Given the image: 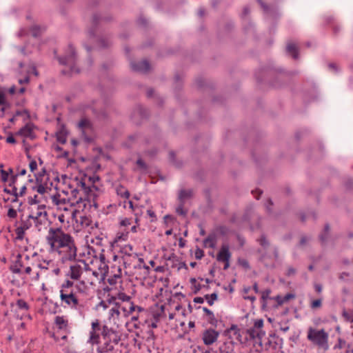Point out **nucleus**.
I'll list each match as a JSON object with an SVG mask.
<instances>
[{"instance_id":"nucleus-62","label":"nucleus","mask_w":353,"mask_h":353,"mask_svg":"<svg viewBox=\"0 0 353 353\" xmlns=\"http://www.w3.org/2000/svg\"><path fill=\"white\" fill-rule=\"evenodd\" d=\"M243 298L245 299L250 300L252 303L256 300V298L254 296H244Z\"/></svg>"},{"instance_id":"nucleus-34","label":"nucleus","mask_w":353,"mask_h":353,"mask_svg":"<svg viewBox=\"0 0 353 353\" xmlns=\"http://www.w3.org/2000/svg\"><path fill=\"white\" fill-rule=\"evenodd\" d=\"M15 307L23 312H26L29 307L28 303L22 299H19L17 301Z\"/></svg>"},{"instance_id":"nucleus-4","label":"nucleus","mask_w":353,"mask_h":353,"mask_svg":"<svg viewBox=\"0 0 353 353\" xmlns=\"http://www.w3.org/2000/svg\"><path fill=\"white\" fill-rule=\"evenodd\" d=\"M28 183H18L15 180L14 182V188H12V192L16 197L22 196L25 194L28 188L37 192L40 194H43L51 190L52 182L50 181L49 176L43 170V174L36 176V182L32 184V180H28Z\"/></svg>"},{"instance_id":"nucleus-36","label":"nucleus","mask_w":353,"mask_h":353,"mask_svg":"<svg viewBox=\"0 0 353 353\" xmlns=\"http://www.w3.org/2000/svg\"><path fill=\"white\" fill-rule=\"evenodd\" d=\"M0 105H3L1 110L3 112L7 106L4 91L0 88Z\"/></svg>"},{"instance_id":"nucleus-61","label":"nucleus","mask_w":353,"mask_h":353,"mask_svg":"<svg viewBox=\"0 0 353 353\" xmlns=\"http://www.w3.org/2000/svg\"><path fill=\"white\" fill-rule=\"evenodd\" d=\"M173 218L170 215H165L164 216V221L166 224H168V223L172 221Z\"/></svg>"},{"instance_id":"nucleus-5","label":"nucleus","mask_w":353,"mask_h":353,"mask_svg":"<svg viewBox=\"0 0 353 353\" xmlns=\"http://www.w3.org/2000/svg\"><path fill=\"white\" fill-rule=\"evenodd\" d=\"M136 310L140 312L141 308L134 304L128 303V305H121L120 302H116L110 309L108 319L103 326H107L108 328L113 330H119V327L124 323V318L132 314Z\"/></svg>"},{"instance_id":"nucleus-37","label":"nucleus","mask_w":353,"mask_h":353,"mask_svg":"<svg viewBox=\"0 0 353 353\" xmlns=\"http://www.w3.org/2000/svg\"><path fill=\"white\" fill-rule=\"evenodd\" d=\"M137 165L138 169L141 172H146L148 167H147V165L145 164V163L142 159H139L137 161Z\"/></svg>"},{"instance_id":"nucleus-53","label":"nucleus","mask_w":353,"mask_h":353,"mask_svg":"<svg viewBox=\"0 0 353 353\" xmlns=\"http://www.w3.org/2000/svg\"><path fill=\"white\" fill-rule=\"evenodd\" d=\"M274 299H275L276 301V302L278 303V304L279 305L283 304L285 303V300L283 299V296H276L275 298H274Z\"/></svg>"},{"instance_id":"nucleus-18","label":"nucleus","mask_w":353,"mask_h":353,"mask_svg":"<svg viewBox=\"0 0 353 353\" xmlns=\"http://www.w3.org/2000/svg\"><path fill=\"white\" fill-rule=\"evenodd\" d=\"M219 333L214 329H208L203 331L202 334V339L206 345L214 343L218 339Z\"/></svg>"},{"instance_id":"nucleus-25","label":"nucleus","mask_w":353,"mask_h":353,"mask_svg":"<svg viewBox=\"0 0 353 353\" xmlns=\"http://www.w3.org/2000/svg\"><path fill=\"white\" fill-rule=\"evenodd\" d=\"M119 301L123 302V303H120L121 305H128V303L133 304V303L130 301V296L123 292L119 293L117 296H112L110 299V303L114 302V304L116 302H119Z\"/></svg>"},{"instance_id":"nucleus-52","label":"nucleus","mask_w":353,"mask_h":353,"mask_svg":"<svg viewBox=\"0 0 353 353\" xmlns=\"http://www.w3.org/2000/svg\"><path fill=\"white\" fill-rule=\"evenodd\" d=\"M339 348L343 349V348H347L346 343L345 341L342 339H339L338 345H336Z\"/></svg>"},{"instance_id":"nucleus-64","label":"nucleus","mask_w":353,"mask_h":353,"mask_svg":"<svg viewBox=\"0 0 353 353\" xmlns=\"http://www.w3.org/2000/svg\"><path fill=\"white\" fill-rule=\"evenodd\" d=\"M202 256H203V251L201 250H197L196 252V258L201 259Z\"/></svg>"},{"instance_id":"nucleus-6","label":"nucleus","mask_w":353,"mask_h":353,"mask_svg":"<svg viewBox=\"0 0 353 353\" xmlns=\"http://www.w3.org/2000/svg\"><path fill=\"white\" fill-rule=\"evenodd\" d=\"M120 339L121 334L119 330H113L108 328L107 326H103L101 337L99 336V342L94 344L98 345L99 353H109L113 351Z\"/></svg>"},{"instance_id":"nucleus-54","label":"nucleus","mask_w":353,"mask_h":353,"mask_svg":"<svg viewBox=\"0 0 353 353\" xmlns=\"http://www.w3.org/2000/svg\"><path fill=\"white\" fill-rule=\"evenodd\" d=\"M178 214L185 215L187 212V209L181 206H178Z\"/></svg>"},{"instance_id":"nucleus-38","label":"nucleus","mask_w":353,"mask_h":353,"mask_svg":"<svg viewBox=\"0 0 353 353\" xmlns=\"http://www.w3.org/2000/svg\"><path fill=\"white\" fill-rule=\"evenodd\" d=\"M17 181L18 183H25L23 178L18 177V176H12L10 179L9 186L14 188V182Z\"/></svg>"},{"instance_id":"nucleus-20","label":"nucleus","mask_w":353,"mask_h":353,"mask_svg":"<svg viewBox=\"0 0 353 353\" xmlns=\"http://www.w3.org/2000/svg\"><path fill=\"white\" fill-rule=\"evenodd\" d=\"M87 264L75 263L70 266L69 276L72 279L78 280L83 274V270L86 268Z\"/></svg>"},{"instance_id":"nucleus-41","label":"nucleus","mask_w":353,"mask_h":353,"mask_svg":"<svg viewBox=\"0 0 353 353\" xmlns=\"http://www.w3.org/2000/svg\"><path fill=\"white\" fill-rule=\"evenodd\" d=\"M0 168H1V180L3 182H6L9 179V176H10L9 172L2 169V168H3V165L2 164L0 165Z\"/></svg>"},{"instance_id":"nucleus-16","label":"nucleus","mask_w":353,"mask_h":353,"mask_svg":"<svg viewBox=\"0 0 353 353\" xmlns=\"http://www.w3.org/2000/svg\"><path fill=\"white\" fill-rule=\"evenodd\" d=\"M37 196H34V205L31 208V214L29 216H37L39 219H43V220H47V212L44 205H37Z\"/></svg>"},{"instance_id":"nucleus-57","label":"nucleus","mask_w":353,"mask_h":353,"mask_svg":"<svg viewBox=\"0 0 353 353\" xmlns=\"http://www.w3.org/2000/svg\"><path fill=\"white\" fill-rule=\"evenodd\" d=\"M97 307H102L103 309L105 310L108 308V305L105 301H101L99 303V304L97 305Z\"/></svg>"},{"instance_id":"nucleus-8","label":"nucleus","mask_w":353,"mask_h":353,"mask_svg":"<svg viewBox=\"0 0 353 353\" xmlns=\"http://www.w3.org/2000/svg\"><path fill=\"white\" fill-rule=\"evenodd\" d=\"M114 261L123 262L125 268L130 266L132 263L139 262L138 265L141 267L143 263L142 260L138 259L133 247L131 245H125L121 248L118 254L113 255Z\"/></svg>"},{"instance_id":"nucleus-50","label":"nucleus","mask_w":353,"mask_h":353,"mask_svg":"<svg viewBox=\"0 0 353 353\" xmlns=\"http://www.w3.org/2000/svg\"><path fill=\"white\" fill-rule=\"evenodd\" d=\"M26 174V170L24 168L19 169L18 168L17 172L14 174V176H18V177L24 178V176Z\"/></svg>"},{"instance_id":"nucleus-49","label":"nucleus","mask_w":353,"mask_h":353,"mask_svg":"<svg viewBox=\"0 0 353 353\" xmlns=\"http://www.w3.org/2000/svg\"><path fill=\"white\" fill-rule=\"evenodd\" d=\"M81 224L83 227H88L90 225V220L88 217L81 216Z\"/></svg>"},{"instance_id":"nucleus-60","label":"nucleus","mask_w":353,"mask_h":353,"mask_svg":"<svg viewBox=\"0 0 353 353\" xmlns=\"http://www.w3.org/2000/svg\"><path fill=\"white\" fill-rule=\"evenodd\" d=\"M294 297V295L292 294H287L285 296H283V299L285 300V302L288 301L289 300L293 299Z\"/></svg>"},{"instance_id":"nucleus-27","label":"nucleus","mask_w":353,"mask_h":353,"mask_svg":"<svg viewBox=\"0 0 353 353\" xmlns=\"http://www.w3.org/2000/svg\"><path fill=\"white\" fill-rule=\"evenodd\" d=\"M112 276L108 279V283L110 285L114 284L117 279H120L122 274V270L120 266L112 265L111 267Z\"/></svg>"},{"instance_id":"nucleus-44","label":"nucleus","mask_w":353,"mask_h":353,"mask_svg":"<svg viewBox=\"0 0 353 353\" xmlns=\"http://www.w3.org/2000/svg\"><path fill=\"white\" fill-rule=\"evenodd\" d=\"M321 305H322L321 300L316 299V300H314L312 301L310 306L312 309H316V308L321 307Z\"/></svg>"},{"instance_id":"nucleus-32","label":"nucleus","mask_w":353,"mask_h":353,"mask_svg":"<svg viewBox=\"0 0 353 353\" xmlns=\"http://www.w3.org/2000/svg\"><path fill=\"white\" fill-rule=\"evenodd\" d=\"M21 117L23 120L28 119L29 118V114L26 110H17L13 117L10 119V121L13 122L17 120V117Z\"/></svg>"},{"instance_id":"nucleus-42","label":"nucleus","mask_w":353,"mask_h":353,"mask_svg":"<svg viewBox=\"0 0 353 353\" xmlns=\"http://www.w3.org/2000/svg\"><path fill=\"white\" fill-rule=\"evenodd\" d=\"M128 232H119L116 236V241H125L128 239Z\"/></svg>"},{"instance_id":"nucleus-46","label":"nucleus","mask_w":353,"mask_h":353,"mask_svg":"<svg viewBox=\"0 0 353 353\" xmlns=\"http://www.w3.org/2000/svg\"><path fill=\"white\" fill-rule=\"evenodd\" d=\"M7 215L10 219H14L17 216V212L14 208H10L8 211Z\"/></svg>"},{"instance_id":"nucleus-30","label":"nucleus","mask_w":353,"mask_h":353,"mask_svg":"<svg viewBox=\"0 0 353 353\" xmlns=\"http://www.w3.org/2000/svg\"><path fill=\"white\" fill-rule=\"evenodd\" d=\"M192 195L191 190H181L178 197V201L185 203L191 198Z\"/></svg>"},{"instance_id":"nucleus-11","label":"nucleus","mask_w":353,"mask_h":353,"mask_svg":"<svg viewBox=\"0 0 353 353\" xmlns=\"http://www.w3.org/2000/svg\"><path fill=\"white\" fill-rule=\"evenodd\" d=\"M59 61L61 64L68 67V70H63V73L77 74L80 72L79 68L75 67L76 57L74 48L72 46H69L67 54L63 57L59 58Z\"/></svg>"},{"instance_id":"nucleus-39","label":"nucleus","mask_w":353,"mask_h":353,"mask_svg":"<svg viewBox=\"0 0 353 353\" xmlns=\"http://www.w3.org/2000/svg\"><path fill=\"white\" fill-rule=\"evenodd\" d=\"M42 32V29L37 26H33L31 30H30V33L34 37H38L39 35H40V34Z\"/></svg>"},{"instance_id":"nucleus-58","label":"nucleus","mask_w":353,"mask_h":353,"mask_svg":"<svg viewBox=\"0 0 353 353\" xmlns=\"http://www.w3.org/2000/svg\"><path fill=\"white\" fill-rule=\"evenodd\" d=\"M260 244L263 246V247H265L266 245H268V242L267 241L266 239L264 237V236H262L260 240Z\"/></svg>"},{"instance_id":"nucleus-43","label":"nucleus","mask_w":353,"mask_h":353,"mask_svg":"<svg viewBox=\"0 0 353 353\" xmlns=\"http://www.w3.org/2000/svg\"><path fill=\"white\" fill-rule=\"evenodd\" d=\"M117 194L127 199L130 196V192L122 187L117 189Z\"/></svg>"},{"instance_id":"nucleus-22","label":"nucleus","mask_w":353,"mask_h":353,"mask_svg":"<svg viewBox=\"0 0 353 353\" xmlns=\"http://www.w3.org/2000/svg\"><path fill=\"white\" fill-rule=\"evenodd\" d=\"M100 271L97 270H86L85 274L88 276H92V279H88L87 283H89L90 285H94L97 282H101V281L104 280L106 275H101L99 274Z\"/></svg>"},{"instance_id":"nucleus-3","label":"nucleus","mask_w":353,"mask_h":353,"mask_svg":"<svg viewBox=\"0 0 353 353\" xmlns=\"http://www.w3.org/2000/svg\"><path fill=\"white\" fill-rule=\"evenodd\" d=\"M76 291L63 292L59 291L60 304L65 308H70L84 316L89 310L88 300L81 298V295L86 293L85 281H80L75 284Z\"/></svg>"},{"instance_id":"nucleus-40","label":"nucleus","mask_w":353,"mask_h":353,"mask_svg":"<svg viewBox=\"0 0 353 353\" xmlns=\"http://www.w3.org/2000/svg\"><path fill=\"white\" fill-rule=\"evenodd\" d=\"M343 317L347 321L353 323V312H350L346 310L343 311Z\"/></svg>"},{"instance_id":"nucleus-55","label":"nucleus","mask_w":353,"mask_h":353,"mask_svg":"<svg viewBox=\"0 0 353 353\" xmlns=\"http://www.w3.org/2000/svg\"><path fill=\"white\" fill-rule=\"evenodd\" d=\"M6 142L8 143H15L16 140L14 137L12 135H10L6 138Z\"/></svg>"},{"instance_id":"nucleus-15","label":"nucleus","mask_w":353,"mask_h":353,"mask_svg":"<svg viewBox=\"0 0 353 353\" xmlns=\"http://www.w3.org/2000/svg\"><path fill=\"white\" fill-rule=\"evenodd\" d=\"M101 325L99 320H95L91 323V330L90 331V336L88 342L92 345L99 342V332L101 331Z\"/></svg>"},{"instance_id":"nucleus-2","label":"nucleus","mask_w":353,"mask_h":353,"mask_svg":"<svg viewBox=\"0 0 353 353\" xmlns=\"http://www.w3.org/2000/svg\"><path fill=\"white\" fill-rule=\"evenodd\" d=\"M50 253L58 254L63 263L72 261L77 256V248L73 237L61 228H50L46 236Z\"/></svg>"},{"instance_id":"nucleus-21","label":"nucleus","mask_w":353,"mask_h":353,"mask_svg":"<svg viewBox=\"0 0 353 353\" xmlns=\"http://www.w3.org/2000/svg\"><path fill=\"white\" fill-rule=\"evenodd\" d=\"M54 325L56 327L60 330L64 331L65 333L69 332L68 319L65 316H57L54 318Z\"/></svg>"},{"instance_id":"nucleus-48","label":"nucleus","mask_w":353,"mask_h":353,"mask_svg":"<svg viewBox=\"0 0 353 353\" xmlns=\"http://www.w3.org/2000/svg\"><path fill=\"white\" fill-rule=\"evenodd\" d=\"M210 299H209L208 295L206 296V299H208V303L210 305H212L213 304L214 301L217 299V294L215 293H213L210 296Z\"/></svg>"},{"instance_id":"nucleus-28","label":"nucleus","mask_w":353,"mask_h":353,"mask_svg":"<svg viewBox=\"0 0 353 353\" xmlns=\"http://www.w3.org/2000/svg\"><path fill=\"white\" fill-rule=\"evenodd\" d=\"M287 52L290 54L294 59H297L299 57L298 48L295 43L289 41L286 46Z\"/></svg>"},{"instance_id":"nucleus-10","label":"nucleus","mask_w":353,"mask_h":353,"mask_svg":"<svg viewBox=\"0 0 353 353\" xmlns=\"http://www.w3.org/2000/svg\"><path fill=\"white\" fill-rule=\"evenodd\" d=\"M40 272L39 274L44 275L48 279H53V277H58L61 274V270L57 264L52 260H45L39 264Z\"/></svg>"},{"instance_id":"nucleus-56","label":"nucleus","mask_w":353,"mask_h":353,"mask_svg":"<svg viewBox=\"0 0 353 353\" xmlns=\"http://www.w3.org/2000/svg\"><path fill=\"white\" fill-rule=\"evenodd\" d=\"M252 193L254 194L256 199H259L261 194H262V192L260 190H256L254 191H252Z\"/></svg>"},{"instance_id":"nucleus-13","label":"nucleus","mask_w":353,"mask_h":353,"mask_svg":"<svg viewBox=\"0 0 353 353\" xmlns=\"http://www.w3.org/2000/svg\"><path fill=\"white\" fill-rule=\"evenodd\" d=\"M12 270L14 273H26L27 274H30L32 271V268L29 256L26 254H19L14 265L12 268Z\"/></svg>"},{"instance_id":"nucleus-33","label":"nucleus","mask_w":353,"mask_h":353,"mask_svg":"<svg viewBox=\"0 0 353 353\" xmlns=\"http://www.w3.org/2000/svg\"><path fill=\"white\" fill-rule=\"evenodd\" d=\"M30 218L32 220V225L34 224L38 230H41V226L44 225L47 221V220H43V219H40L37 216H30Z\"/></svg>"},{"instance_id":"nucleus-17","label":"nucleus","mask_w":353,"mask_h":353,"mask_svg":"<svg viewBox=\"0 0 353 353\" xmlns=\"http://www.w3.org/2000/svg\"><path fill=\"white\" fill-rule=\"evenodd\" d=\"M32 226V222L30 216L26 220H21L20 225L17 227L15 234L17 239L21 240L24 237L25 232Z\"/></svg>"},{"instance_id":"nucleus-31","label":"nucleus","mask_w":353,"mask_h":353,"mask_svg":"<svg viewBox=\"0 0 353 353\" xmlns=\"http://www.w3.org/2000/svg\"><path fill=\"white\" fill-rule=\"evenodd\" d=\"M67 131L64 128L59 130L56 134L57 140L60 143H65L67 139Z\"/></svg>"},{"instance_id":"nucleus-47","label":"nucleus","mask_w":353,"mask_h":353,"mask_svg":"<svg viewBox=\"0 0 353 353\" xmlns=\"http://www.w3.org/2000/svg\"><path fill=\"white\" fill-rule=\"evenodd\" d=\"M271 293V290L270 289H266L261 292V298L265 301L268 299H269L270 294Z\"/></svg>"},{"instance_id":"nucleus-14","label":"nucleus","mask_w":353,"mask_h":353,"mask_svg":"<svg viewBox=\"0 0 353 353\" xmlns=\"http://www.w3.org/2000/svg\"><path fill=\"white\" fill-rule=\"evenodd\" d=\"M92 265L96 264L97 270L100 271L99 274L107 276L109 268L104 254L101 253L99 257L95 258L94 261H92Z\"/></svg>"},{"instance_id":"nucleus-12","label":"nucleus","mask_w":353,"mask_h":353,"mask_svg":"<svg viewBox=\"0 0 353 353\" xmlns=\"http://www.w3.org/2000/svg\"><path fill=\"white\" fill-rule=\"evenodd\" d=\"M263 323L261 319H255L253 326L247 330L250 339L254 340L259 345H261V339L265 335V332L263 330Z\"/></svg>"},{"instance_id":"nucleus-9","label":"nucleus","mask_w":353,"mask_h":353,"mask_svg":"<svg viewBox=\"0 0 353 353\" xmlns=\"http://www.w3.org/2000/svg\"><path fill=\"white\" fill-rule=\"evenodd\" d=\"M176 311V304L174 300L170 299L168 300V303L161 305L159 307H157L155 310L152 312V316L156 322L159 321L161 319L165 316L166 313H168L169 320H172L175 316V312Z\"/></svg>"},{"instance_id":"nucleus-29","label":"nucleus","mask_w":353,"mask_h":353,"mask_svg":"<svg viewBox=\"0 0 353 353\" xmlns=\"http://www.w3.org/2000/svg\"><path fill=\"white\" fill-rule=\"evenodd\" d=\"M63 292H68L70 291H76L75 285L73 281L65 280L61 285L60 290Z\"/></svg>"},{"instance_id":"nucleus-35","label":"nucleus","mask_w":353,"mask_h":353,"mask_svg":"<svg viewBox=\"0 0 353 353\" xmlns=\"http://www.w3.org/2000/svg\"><path fill=\"white\" fill-rule=\"evenodd\" d=\"M203 243L205 247L214 248L216 244L215 237L214 236H209L206 239H205Z\"/></svg>"},{"instance_id":"nucleus-45","label":"nucleus","mask_w":353,"mask_h":353,"mask_svg":"<svg viewBox=\"0 0 353 353\" xmlns=\"http://www.w3.org/2000/svg\"><path fill=\"white\" fill-rule=\"evenodd\" d=\"M132 219L125 218L121 221L120 225L122 227H127V226L130 225L132 224Z\"/></svg>"},{"instance_id":"nucleus-59","label":"nucleus","mask_w":353,"mask_h":353,"mask_svg":"<svg viewBox=\"0 0 353 353\" xmlns=\"http://www.w3.org/2000/svg\"><path fill=\"white\" fill-rule=\"evenodd\" d=\"M28 74H34L35 76L38 75V72L36 70V68L34 65L30 67V70H28Z\"/></svg>"},{"instance_id":"nucleus-7","label":"nucleus","mask_w":353,"mask_h":353,"mask_svg":"<svg viewBox=\"0 0 353 353\" xmlns=\"http://www.w3.org/2000/svg\"><path fill=\"white\" fill-rule=\"evenodd\" d=\"M307 339L318 348L329 349V334L324 329L309 327L307 331Z\"/></svg>"},{"instance_id":"nucleus-23","label":"nucleus","mask_w":353,"mask_h":353,"mask_svg":"<svg viewBox=\"0 0 353 353\" xmlns=\"http://www.w3.org/2000/svg\"><path fill=\"white\" fill-rule=\"evenodd\" d=\"M131 68L137 72H145L150 69V64L146 60H142L139 61H131Z\"/></svg>"},{"instance_id":"nucleus-51","label":"nucleus","mask_w":353,"mask_h":353,"mask_svg":"<svg viewBox=\"0 0 353 353\" xmlns=\"http://www.w3.org/2000/svg\"><path fill=\"white\" fill-rule=\"evenodd\" d=\"M30 170L32 172H34L37 168V163L35 161H31L29 164Z\"/></svg>"},{"instance_id":"nucleus-63","label":"nucleus","mask_w":353,"mask_h":353,"mask_svg":"<svg viewBox=\"0 0 353 353\" xmlns=\"http://www.w3.org/2000/svg\"><path fill=\"white\" fill-rule=\"evenodd\" d=\"M314 288L318 293H320L322 291V286L319 284H316Z\"/></svg>"},{"instance_id":"nucleus-19","label":"nucleus","mask_w":353,"mask_h":353,"mask_svg":"<svg viewBox=\"0 0 353 353\" xmlns=\"http://www.w3.org/2000/svg\"><path fill=\"white\" fill-rule=\"evenodd\" d=\"M231 257V253L229 251V247L227 245H223L220 251L217 254V260L219 261L224 262V270L229 268V260Z\"/></svg>"},{"instance_id":"nucleus-1","label":"nucleus","mask_w":353,"mask_h":353,"mask_svg":"<svg viewBox=\"0 0 353 353\" xmlns=\"http://www.w3.org/2000/svg\"><path fill=\"white\" fill-rule=\"evenodd\" d=\"M99 181V177L94 174L88 175L79 173L75 177L65 181V184L68 185V189L63 192L70 195L69 201L66 203L65 199H61L60 195H54L51 198L52 202L59 210L64 211L68 210V205L75 207V209L71 212L72 216L77 212L83 211L88 208H97L96 199L99 190L96 183Z\"/></svg>"},{"instance_id":"nucleus-26","label":"nucleus","mask_w":353,"mask_h":353,"mask_svg":"<svg viewBox=\"0 0 353 353\" xmlns=\"http://www.w3.org/2000/svg\"><path fill=\"white\" fill-rule=\"evenodd\" d=\"M79 128L81 130L86 139H89L87 135L92 131L91 123L89 120L86 119H81L79 124Z\"/></svg>"},{"instance_id":"nucleus-24","label":"nucleus","mask_w":353,"mask_h":353,"mask_svg":"<svg viewBox=\"0 0 353 353\" xmlns=\"http://www.w3.org/2000/svg\"><path fill=\"white\" fill-rule=\"evenodd\" d=\"M18 135H20L25 138H29L32 139L34 138V125L33 124L28 123L17 132Z\"/></svg>"}]
</instances>
